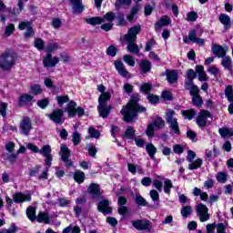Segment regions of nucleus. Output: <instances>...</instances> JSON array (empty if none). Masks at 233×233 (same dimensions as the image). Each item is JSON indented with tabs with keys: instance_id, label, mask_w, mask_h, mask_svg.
Here are the masks:
<instances>
[{
	"instance_id": "f257e3e1",
	"label": "nucleus",
	"mask_w": 233,
	"mask_h": 233,
	"mask_svg": "<svg viewBox=\"0 0 233 233\" xmlns=\"http://www.w3.org/2000/svg\"><path fill=\"white\" fill-rule=\"evenodd\" d=\"M98 92H101L100 96L98 97V106L97 111L100 117H108L110 114V110H112V106H108V101H110L112 97V93L110 91H105V86L99 85L97 86Z\"/></svg>"
},
{
	"instance_id": "f03ea898",
	"label": "nucleus",
	"mask_w": 233,
	"mask_h": 233,
	"mask_svg": "<svg viewBox=\"0 0 233 233\" xmlns=\"http://www.w3.org/2000/svg\"><path fill=\"white\" fill-rule=\"evenodd\" d=\"M147 108L137 104V100L132 99L121 109L120 114L124 116V121L126 123H133L134 119L137 117V112H145Z\"/></svg>"
},
{
	"instance_id": "7ed1b4c3",
	"label": "nucleus",
	"mask_w": 233,
	"mask_h": 233,
	"mask_svg": "<svg viewBox=\"0 0 233 233\" xmlns=\"http://www.w3.org/2000/svg\"><path fill=\"white\" fill-rule=\"evenodd\" d=\"M141 32V25H137L129 28L127 35H125L124 39L128 43L127 50L131 54H137L139 52V46L137 44L134 43L137 39V34Z\"/></svg>"
},
{
	"instance_id": "20e7f679",
	"label": "nucleus",
	"mask_w": 233,
	"mask_h": 233,
	"mask_svg": "<svg viewBox=\"0 0 233 233\" xmlns=\"http://www.w3.org/2000/svg\"><path fill=\"white\" fill-rule=\"evenodd\" d=\"M17 56L15 53L8 49L0 56V67L2 70H10L15 65Z\"/></svg>"
},
{
	"instance_id": "39448f33",
	"label": "nucleus",
	"mask_w": 233,
	"mask_h": 233,
	"mask_svg": "<svg viewBox=\"0 0 233 233\" xmlns=\"http://www.w3.org/2000/svg\"><path fill=\"white\" fill-rule=\"evenodd\" d=\"M165 127V120L162 117L157 116L151 123L147 125L146 135L147 137H154L156 130H161Z\"/></svg>"
},
{
	"instance_id": "423d86ee",
	"label": "nucleus",
	"mask_w": 233,
	"mask_h": 233,
	"mask_svg": "<svg viewBox=\"0 0 233 233\" xmlns=\"http://www.w3.org/2000/svg\"><path fill=\"white\" fill-rule=\"evenodd\" d=\"M66 112L68 117H76V116H78V117H83V116H85V109L83 107H77V103H76L74 100L68 102Z\"/></svg>"
},
{
	"instance_id": "0eeeda50",
	"label": "nucleus",
	"mask_w": 233,
	"mask_h": 233,
	"mask_svg": "<svg viewBox=\"0 0 233 233\" xmlns=\"http://www.w3.org/2000/svg\"><path fill=\"white\" fill-rule=\"evenodd\" d=\"M33 128L32 119L28 116H24L19 124L20 134L22 136H28Z\"/></svg>"
},
{
	"instance_id": "6e6552de",
	"label": "nucleus",
	"mask_w": 233,
	"mask_h": 233,
	"mask_svg": "<svg viewBox=\"0 0 233 233\" xmlns=\"http://www.w3.org/2000/svg\"><path fill=\"white\" fill-rule=\"evenodd\" d=\"M65 111L63 109H55L51 114L47 115L50 121L55 123L56 125H63L65 123Z\"/></svg>"
},
{
	"instance_id": "1a4fd4ad",
	"label": "nucleus",
	"mask_w": 233,
	"mask_h": 233,
	"mask_svg": "<svg viewBox=\"0 0 233 233\" xmlns=\"http://www.w3.org/2000/svg\"><path fill=\"white\" fill-rule=\"evenodd\" d=\"M38 154H41L46 158L47 167H52V147H50V145L43 146Z\"/></svg>"
},
{
	"instance_id": "9d476101",
	"label": "nucleus",
	"mask_w": 233,
	"mask_h": 233,
	"mask_svg": "<svg viewBox=\"0 0 233 233\" xmlns=\"http://www.w3.org/2000/svg\"><path fill=\"white\" fill-rule=\"evenodd\" d=\"M197 214L201 221V223H205V221H208L210 219V215L208 214V208L205 205L197 206Z\"/></svg>"
},
{
	"instance_id": "9b49d317",
	"label": "nucleus",
	"mask_w": 233,
	"mask_h": 233,
	"mask_svg": "<svg viewBox=\"0 0 233 233\" xmlns=\"http://www.w3.org/2000/svg\"><path fill=\"white\" fill-rule=\"evenodd\" d=\"M13 201L15 203H26L32 201V195L30 193L17 192L13 195Z\"/></svg>"
},
{
	"instance_id": "f8f14e48",
	"label": "nucleus",
	"mask_w": 233,
	"mask_h": 233,
	"mask_svg": "<svg viewBox=\"0 0 233 233\" xmlns=\"http://www.w3.org/2000/svg\"><path fill=\"white\" fill-rule=\"evenodd\" d=\"M115 68L118 72L119 76H122V77H127L128 79L132 77V75L130 74V72H128V70H127V68L125 67V64H123V62L116 61Z\"/></svg>"
},
{
	"instance_id": "ddd939ff",
	"label": "nucleus",
	"mask_w": 233,
	"mask_h": 233,
	"mask_svg": "<svg viewBox=\"0 0 233 233\" xmlns=\"http://www.w3.org/2000/svg\"><path fill=\"white\" fill-rule=\"evenodd\" d=\"M211 117V115L207 110H202L197 117V125L200 127H207V119Z\"/></svg>"
},
{
	"instance_id": "4468645a",
	"label": "nucleus",
	"mask_w": 233,
	"mask_h": 233,
	"mask_svg": "<svg viewBox=\"0 0 233 233\" xmlns=\"http://www.w3.org/2000/svg\"><path fill=\"white\" fill-rule=\"evenodd\" d=\"M133 227L137 230H150L152 228V223L148 220H136L133 222Z\"/></svg>"
},
{
	"instance_id": "2eb2a0df",
	"label": "nucleus",
	"mask_w": 233,
	"mask_h": 233,
	"mask_svg": "<svg viewBox=\"0 0 233 233\" xmlns=\"http://www.w3.org/2000/svg\"><path fill=\"white\" fill-rule=\"evenodd\" d=\"M18 28L19 30H26L25 33L26 37H32V35H34V28L32 27V24L30 22H20Z\"/></svg>"
},
{
	"instance_id": "dca6fc26",
	"label": "nucleus",
	"mask_w": 233,
	"mask_h": 233,
	"mask_svg": "<svg viewBox=\"0 0 233 233\" xmlns=\"http://www.w3.org/2000/svg\"><path fill=\"white\" fill-rule=\"evenodd\" d=\"M44 66L46 68L48 67H54L57 63H59V58L57 56H55L52 58V54H47L46 56L44 58Z\"/></svg>"
},
{
	"instance_id": "f3484780",
	"label": "nucleus",
	"mask_w": 233,
	"mask_h": 233,
	"mask_svg": "<svg viewBox=\"0 0 233 233\" xmlns=\"http://www.w3.org/2000/svg\"><path fill=\"white\" fill-rule=\"evenodd\" d=\"M127 170L130 174H133V176H136V174L143 176V174H145V169H143L141 166H137L134 163H127Z\"/></svg>"
},
{
	"instance_id": "a211bd4d",
	"label": "nucleus",
	"mask_w": 233,
	"mask_h": 233,
	"mask_svg": "<svg viewBox=\"0 0 233 233\" xmlns=\"http://www.w3.org/2000/svg\"><path fill=\"white\" fill-rule=\"evenodd\" d=\"M211 50L213 54L218 57H225L227 56V49H225V47L222 46L212 44Z\"/></svg>"
},
{
	"instance_id": "6ab92c4d",
	"label": "nucleus",
	"mask_w": 233,
	"mask_h": 233,
	"mask_svg": "<svg viewBox=\"0 0 233 233\" xmlns=\"http://www.w3.org/2000/svg\"><path fill=\"white\" fill-rule=\"evenodd\" d=\"M87 192L92 198H99L101 196V188L97 184H91L87 188Z\"/></svg>"
},
{
	"instance_id": "aec40b11",
	"label": "nucleus",
	"mask_w": 233,
	"mask_h": 233,
	"mask_svg": "<svg viewBox=\"0 0 233 233\" xmlns=\"http://www.w3.org/2000/svg\"><path fill=\"white\" fill-rule=\"evenodd\" d=\"M82 0H70L71 5H73L74 14H81L85 10V5L81 3Z\"/></svg>"
},
{
	"instance_id": "412c9836",
	"label": "nucleus",
	"mask_w": 233,
	"mask_h": 233,
	"mask_svg": "<svg viewBox=\"0 0 233 233\" xmlns=\"http://www.w3.org/2000/svg\"><path fill=\"white\" fill-rule=\"evenodd\" d=\"M170 23H172V20L170 19V17L164 15L159 19L158 22H157L155 28L156 30H161L163 26H168Z\"/></svg>"
},
{
	"instance_id": "4be33fe9",
	"label": "nucleus",
	"mask_w": 233,
	"mask_h": 233,
	"mask_svg": "<svg viewBox=\"0 0 233 233\" xmlns=\"http://www.w3.org/2000/svg\"><path fill=\"white\" fill-rule=\"evenodd\" d=\"M185 89L189 90V94H197L199 92V87L194 85V80L187 79L185 82Z\"/></svg>"
},
{
	"instance_id": "5701e85b",
	"label": "nucleus",
	"mask_w": 233,
	"mask_h": 233,
	"mask_svg": "<svg viewBox=\"0 0 233 233\" xmlns=\"http://www.w3.org/2000/svg\"><path fill=\"white\" fill-rule=\"evenodd\" d=\"M34 99V96L24 93L18 97V103L20 106H25V105H28Z\"/></svg>"
},
{
	"instance_id": "b1692460",
	"label": "nucleus",
	"mask_w": 233,
	"mask_h": 233,
	"mask_svg": "<svg viewBox=\"0 0 233 233\" xmlns=\"http://www.w3.org/2000/svg\"><path fill=\"white\" fill-rule=\"evenodd\" d=\"M196 73L198 76V81H208V77L207 76V72H205V67L203 66H197L196 68Z\"/></svg>"
},
{
	"instance_id": "393cba45",
	"label": "nucleus",
	"mask_w": 233,
	"mask_h": 233,
	"mask_svg": "<svg viewBox=\"0 0 233 233\" xmlns=\"http://www.w3.org/2000/svg\"><path fill=\"white\" fill-rule=\"evenodd\" d=\"M60 156L62 161H67L68 157H70V149L65 144H62L60 147Z\"/></svg>"
},
{
	"instance_id": "a878e982",
	"label": "nucleus",
	"mask_w": 233,
	"mask_h": 233,
	"mask_svg": "<svg viewBox=\"0 0 233 233\" xmlns=\"http://www.w3.org/2000/svg\"><path fill=\"white\" fill-rule=\"evenodd\" d=\"M146 150L151 159H156V154L157 153V147L154 146L152 143H147L146 145Z\"/></svg>"
},
{
	"instance_id": "bb28decb",
	"label": "nucleus",
	"mask_w": 233,
	"mask_h": 233,
	"mask_svg": "<svg viewBox=\"0 0 233 233\" xmlns=\"http://www.w3.org/2000/svg\"><path fill=\"white\" fill-rule=\"evenodd\" d=\"M37 223H45V225H48L50 223V216L46 212H40L36 217Z\"/></svg>"
},
{
	"instance_id": "cd10ccee",
	"label": "nucleus",
	"mask_w": 233,
	"mask_h": 233,
	"mask_svg": "<svg viewBox=\"0 0 233 233\" xmlns=\"http://www.w3.org/2000/svg\"><path fill=\"white\" fill-rule=\"evenodd\" d=\"M190 96H192V102L195 106L201 107L203 106V99L201 98V96H199V91H197V93H191Z\"/></svg>"
},
{
	"instance_id": "c85d7f7f",
	"label": "nucleus",
	"mask_w": 233,
	"mask_h": 233,
	"mask_svg": "<svg viewBox=\"0 0 233 233\" xmlns=\"http://www.w3.org/2000/svg\"><path fill=\"white\" fill-rule=\"evenodd\" d=\"M152 68V64L148 60H142L140 62L141 74H147Z\"/></svg>"
},
{
	"instance_id": "c756f323",
	"label": "nucleus",
	"mask_w": 233,
	"mask_h": 233,
	"mask_svg": "<svg viewBox=\"0 0 233 233\" xmlns=\"http://www.w3.org/2000/svg\"><path fill=\"white\" fill-rule=\"evenodd\" d=\"M167 80L170 85H174V83H177V72L176 71H168L167 72Z\"/></svg>"
},
{
	"instance_id": "7c9ffc66",
	"label": "nucleus",
	"mask_w": 233,
	"mask_h": 233,
	"mask_svg": "<svg viewBox=\"0 0 233 233\" xmlns=\"http://www.w3.org/2000/svg\"><path fill=\"white\" fill-rule=\"evenodd\" d=\"M218 20L225 26V28H230V16L226 14H221L218 16Z\"/></svg>"
},
{
	"instance_id": "2f4dec72",
	"label": "nucleus",
	"mask_w": 233,
	"mask_h": 233,
	"mask_svg": "<svg viewBox=\"0 0 233 233\" xmlns=\"http://www.w3.org/2000/svg\"><path fill=\"white\" fill-rule=\"evenodd\" d=\"M188 165L189 170H198V168H201V166L203 165V159L197 158L195 161L189 162Z\"/></svg>"
},
{
	"instance_id": "473e14b6",
	"label": "nucleus",
	"mask_w": 233,
	"mask_h": 233,
	"mask_svg": "<svg viewBox=\"0 0 233 233\" xmlns=\"http://www.w3.org/2000/svg\"><path fill=\"white\" fill-rule=\"evenodd\" d=\"M221 65L226 70H228L229 72L232 71V58H230V56L224 57L222 59Z\"/></svg>"
},
{
	"instance_id": "72a5a7b5",
	"label": "nucleus",
	"mask_w": 233,
	"mask_h": 233,
	"mask_svg": "<svg viewBox=\"0 0 233 233\" xmlns=\"http://www.w3.org/2000/svg\"><path fill=\"white\" fill-rule=\"evenodd\" d=\"M26 216L30 221H34L36 219L37 217H35V208L33 206H29L26 209Z\"/></svg>"
},
{
	"instance_id": "f704fd0d",
	"label": "nucleus",
	"mask_w": 233,
	"mask_h": 233,
	"mask_svg": "<svg viewBox=\"0 0 233 233\" xmlns=\"http://www.w3.org/2000/svg\"><path fill=\"white\" fill-rule=\"evenodd\" d=\"M168 125H169V128L172 130V132H174L177 135L181 134V131L179 130V124L177 123V119L168 122Z\"/></svg>"
},
{
	"instance_id": "c9c22d12",
	"label": "nucleus",
	"mask_w": 233,
	"mask_h": 233,
	"mask_svg": "<svg viewBox=\"0 0 233 233\" xmlns=\"http://www.w3.org/2000/svg\"><path fill=\"white\" fill-rule=\"evenodd\" d=\"M141 10V5H136L131 9L130 14L127 15V20L132 22L136 19V14H137Z\"/></svg>"
},
{
	"instance_id": "e433bc0d",
	"label": "nucleus",
	"mask_w": 233,
	"mask_h": 233,
	"mask_svg": "<svg viewBox=\"0 0 233 233\" xmlns=\"http://www.w3.org/2000/svg\"><path fill=\"white\" fill-rule=\"evenodd\" d=\"M173 187H174V185L172 184V180L167 178L164 181V192H165V194L170 195V192H171Z\"/></svg>"
},
{
	"instance_id": "4c0bfd02",
	"label": "nucleus",
	"mask_w": 233,
	"mask_h": 233,
	"mask_svg": "<svg viewBox=\"0 0 233 233\" xmlns=\"http://www.w3.org/2000/svg\"><path fill=\"white\" fill-rule=\"evenodd\" d=\"M176 112L172 109H167L166 112V121L167 123H170L172 121H176L177 118L175 117Z\"/></svg>"
},
{
	"instance_id": "58836bf2",
	"label": "nucleus",
	"mask_w": 233,
	"mask_h": 233,
	"mask_svg": "<svg viewBox=\"0 0 233 233\" xmlns=\"http://www.w3.org/2000/svg\"><path fill=\"white\" fill-rule=\"evenodd\" d=\"M218 132L222 137H232L233 136V130L227 127L220 128Z\"/></svg>"
},
{
	"instance_id": "ea45409f",
	"label": "nucleus",
	"mask_w": 233,
	"mask_h": 233,
	"mask_svg": "<svg viewBox=\"0 0 233 233\" xmlns=\"http://www.w3.org/2000/svg\"><path fill=\"white\" fill-rule=\"evenodd\" d=\"M97 208L99 212L104 214V216H106V214H112V208L108 205H98Z\"/></svg>"
},
{
	"instance_id": "a19ab883",
	"label": "nucleus",
	"mask_w": 233,
	"mask_h": 233,
	"mask_svg": "<svg viewBox=\"0 0 233 233\" xmlns=\"http://www.w3.org/2000/svg\"><path fill=\"white\" fill-rule=\"evenodd\" d=\"M225 96L228 103H233V88L232 86H228L225 89Z\"/></svg>"
},
{
	"instance_id": "79ce46f5",
	"label": "nucleus",
	"mask_w": 233,
	"mask_h": 233,
	"mask_svg": "<svg viewBox=\"0 0 233 233\" xmlns=\"http://www.w3.org/2000/svg\"><path fill=\"white\" fill-rule=\"evenodd\" d=\"M86 21L88 25H92L93 26L103 24V19L99 16L87 18Z\"/></svg>"
},
{
	"instance_id": "37998d69",
	"label": "nucleus",
	"mask_w": 233,
	"mask_h": 233,
	"mask_svg": "<svg viewBox=\"0 0 233 233\" xmlns=\"http://www.w3.org/2000/svg\"><path fill=\"white\" fill-rule=\"evenodd\" d=\"M103 23H112L116 19V14L113 12L106 13L104 17H101Z\"/></svg>"
},
{
	"instance_id": "c03bdc74",
	"label": "nucleus",
	"mask_w": 233,
	"mask_h": 233,
	"mask_svg": "<svg viewBox=\"0 0 233 233\" xmlns=\"http://www.w3.org/2000/svg\"><path fill=\"white\" fill-rule=\"evenodd\" d=\"M136 136V130H134V127H127L126 129L124 137H127V139H134Z\"/></svg>"
},
{
	"instance_id": "a18cd8bd",
	"label": "nucleus",
	"mask_w": 233,
	"mask_h": 233,
	"mask_svg": "<svg viewBox=\"0 0 233 233\" xmlns=\"http://www.w3.org/2000/svg\"><path fill=\"white\" fill-rule=\"evenodd\" d=\"M31 93L34 94V96H39V94H43V88L39 84H35L30 86Z\"/></svg>"
},
{
	"instance_id": "49530a36",
	"label": "nucleus",
	"mask_w": 233,
	"mask_h": 233,
	"mask_svg": "<svg viewBox=\"0 0 233 233\" xmlns=\"http://www.w3.org/2000/svg\"><path fill=\"white\" fill-rule=\"evenodd\" d=\"M74 179L76 183H83L85 181V173L83 171H76L74 174Z\"/></svg>"
},
{
	"instance_id": "de8ad7c7",
	"label": "nucleus",
	"mask_w": 233,
	"mask_h": 233,
	"mask_svg": "<svg viewBox=\"0 0 233 233\" xmlns=\"http://www.w3.org/2000/svg\"><path fill=\"white\" fill-rule=\"evenodd\" d=\"M56 101H57L58 106H63L65 103H68V101H70V97L68 96V95L57 96Z\"/></svg>"
},
{
	"instance_id": "09e8293b",
	"label": "nucleus",
	"mask_w": 233,
	"mask_h": 233,
	"mask_svg": "<svg viewBox=\"0 0 233 233\" xmlns=\"http://www.w3.org/2000/svg\"><path fill=\"white\" fill-rule=\"evenodd\" d=\"M197 33L196 31H190L188 34V37H184L183 41L184 43H188L189 41H191V43H196V40L198 39V37H196Z\"/></svg>"
},
{
	"instance_id": "8fccbe9b",
	"label": "nucleus",
	"mask_w": 233,
	"mask_h": 233,
	"mask_svg": "<svg viewBox=\"0 0 233 233\" xmlns=\"http://www.w3.org/2000/svg\"><path fill=\"white\" fill-rule=\"evenodd\" d=\"M123 59H124V62H126V64L128 65V66H136V60L132 56L125 55Z\"/></svg>"
},
{
	"instance_id": "3c124183",
	"label": "nucleus",
	"mask_w": 233,
	"mask_h": 233,
	"mask_svg": "<svg viewBox=\"0 0 233 233\" xmlns=\"http://www.w3.org/2000/svg\"><path fill=\"white\" fill-rule=\"evenodd\" d=\"M183 116L186 119H194V117H196V111H194L193 109H189L187 111H183Z\"/></svg>"
},
{
	"instance_id": "603ef678",
	"label": "nucleus",
	"mask_w": 233,
	"mask_h": 233,
	"mask_svg": "<svg viewBox=\"0 0 233 233\" xmlns=\"http://www.w3.org/2000/svg\"><path fill=\"white\" fill-rule=\"evenodd\" d=\"M181 214L183 218H188L192 214V208L190 206H185L181 210Z\"/></svg>"
},
{
	"instance_id": "864d4df0",
	"label": "nucleus",
	"mask_w": 233,
	"mask_h": 233,
	"mask_svg": "<svg viewBox=\"0 0 233 233\" xmlns=\"http://www.w3.org/2000/svg\"><path fill=\"white\" fill-rule=\"evenodd\" d=\"M35 47H36L37 50H43L45 48V41L41 38H36L35 40Z\"/></svg>"
},
{
	"instance_id": "5fc2aeb1",
	"label": "nucleus",
	"mask_w": 233,
	"mask_h": 233,
	"mask_svg": "<svg viewBox=\"0 0 233 233\" xmlns=\"http://www.w3.org/2000/svg\"><path fill=\"white\" fill-rule=\"evenodd\" d=\"M6 108H8V104L5 102L0 103V116L2 117H6Z\"/></svg>"
},
{
	"instance_id": "6e6d98bb",
	"label": "nucleus",
	"mask_w": 233,
	"mask_h": 233,
	"mask_svg": "<svg viewBox=\"0 0 233 233\" xmlns=\"http://www.w3.org/2000/svg\"><path fill=\"white\" fill-rule=\"evenodd\" d=\"M57 48H59V44L58 43H53V44H50L46 47V52H47V54H52V52H56V50H57Z\"/></svg>"
},
{
	"instance_id": "4d7b16f0",
	"label": "nucleus",
	"mask_w": 233,
	"mask_h": 233,
	"mask_svg": "<svg viewBox=\"0 0 233 233\" xmlns=\"http://www.w3.org/2000/svg\"><path fill=\"white\" fill-rule=\"evenodd\" d=\"M88 134L90 137H95V138H97L100 136L99 131L94 128L93 127L88 128Z\"/></svg>"
},
{
	"instance_id": "13d9d810",
	"label": "nucleus",
	"mask_w": 233,
	"mask_h": 233,
	"mask_svg": "<svg viewBox=\"0 0 233 233\" xmlns=\"http://www.w3.org/2000/svg\"><path fill=\"white\" fill-rule=\"evenodd\" d=\"M48 105H50V100L48 98H43L37 102V106L43 109H45Z\"/></svg>"
},
{
	"instance_id": "bf43d9fd",
	"label": "nucleus",
	"mask_w": 233,
	"mask_h": 233,
	"mask_svg": "<svg viewBox=\"0 0 233 233\" xmlns=\"http://www.w3.org/2000/svg\"><path fill=\"white\" fill-rule=\"evenodd\" d=\"M15 30V25H14V24H10L9 25H7L5 27V34L8 37V36L12 35V34H14Z\"/></svg>"
},
{
	"instance_id": "052dcab7",
	"label": "nucleus",
	"mask_w": 233,
	"mask_h": 233,
	"mask_svg": "<svg viewBox=\"0 0 233 233\" xmlns=\"http://www.w3.org/2000/svg\"><path fill=\"white\" fill-rule=\"evenodd\" d=\"M208 72L212 76H215V77H218V76H219V69L214 66H210L208 68Z\"/></svg>"
},
{
	"instance_id": "680f3d73",
	"label": "nucleus",
	"mask_w": 233,
	"mask_h": 233,
	"mask_svg": "<svg viewBox=\"0 0 233 233\" xmlns=\"http://www.w3.org/2000/svg\"><path fill=\"white\" fill-rule=\"evenodd\" d=\"M153 186L158 192H163V182L161 180L155 179L153 181Z\"/></svg>"
},
{
	"instance_id": "e2e57ef3",
	"label": "nucleus",
	"mask_w": 233,
	"mask_h": 233,
	"mask_svg": "<svg viewBox=\"0 0 233 233\" xmlns=\"http://www.w3.org/2000/svg\"><path fill=\"white\" fill-rule=\"evenodd\" d=\"M72 141L74 145H78L79 143H81V134L77 132L73 133Z\"/></svg>"
},
{
	"instance_id": "0e129e2a",
	"label": "nucleus",
	"mask_w": 233,
	"mask_h": 233,
	"mask_svg": "<svg viewBox=\"0 0 233 233\" xmlns=\"http://www.w3.org/2000/svg\"><path fill=\"white\" fill-rule=\"evenodd\" d=\"M217 181L218 183H226L227 182V174L220 172L217 175Z\"/></svg>"
},
{
	"instance_id": "69168bd1",
	"label": "nucleus",
	"mask_w": 233,
	"mask_h": 233,
	"mask_svg": "<svg viewBox=\"0 0 233 233\" xmlns=\"http://www.w3.org/2000/svg\"><path fill=\"white\" fill-rule=\"evenodd\" d=\"M141 92H144V94H148L150 90H152V85L146 83L140 86Z\"/></svg>"
},
{
	"instance_id": "338daca9",
	"label": "nucleus",
	"mask_w": 233,
	"mask_h": 233,
	"mask_svg": "<svg viewBox=\"0 0 233 233\" xmlns=\"http://www.w3.org/2000/svg\"><path fill=\"white\" fill-rule=\"evenodd\" d=\"M161 97L164 98L165 101H170V99H172V92L167 90L163 91Z\"/></svg>"
},
{
	"instance_id": "774afa93",
	"label": "nucleus",
	"mask_w": 233,
	"mask_h": 233,
	"mask_svg": "<svg viewBox=\"0 0 233 233\" xmlns=\"http://www.w3.org/2000/svg\"><path fill=\"white\" fill-rule=\"evenodd\" d=\"M17 232V227L15 224H12L8 229H3L0 233H15Z\"/></svg>"
}]
</instances>
